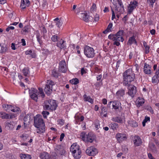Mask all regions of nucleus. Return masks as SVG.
I'll return each mask as SVG.
<instances>
[{"instance_id": "f257e3e1", "label": "nucleus", "mask_w": 159, "mask_h": 159, "mask_svg": "<svg viewBox=\"0 0 159 159\" xmlns=\"http://www.w3.org/2000/svg\"><path fill=\"white\" fill-rule=\"evenodd\" d=\"M34 124L35 126L37 129H36V132L41 134L45 132V127L43 120L40 118L37 119H34Z\"/></svg>"}, {"instance_id": "f03ea898", "label": "nucleus", "mask_w": 159, "mask_h": 159, "mask_svg": "<svg viewBox=\"0 0 159 159\" xmlns=\"http://www.w3.org/2000/svg\"><path fill=\"white\" fill-rule=\"evenodd\" d=\"M39 92L36 89L34 88H31L29 90V93L30 98L36 102L38 100V95H40V96L43 98H44L45 96L42 88H39Z\"/></svg>"}, {"instance_id": "7ed1b4c3", "label": "nucleus", "mask_w": 159, "mask_h": 159, "mask_svg": "<svg viewBox=\"0 0 159 159\" xmlns=\"http://www.w3.org/2000/svg\"><path fill=\"white\" fill-rule=\"evenodd\" d=\"M44 109L47 110H55L57 107V104L55 100L50 99L44 101L43 105Z\"/></svg>"}, {"instance_id": "20e7f679", "label": "nucleus", "mask_w": 159, "mask_h": 159, "mask_svg": "<svg viewBox=\"0 0 159 159\" xmlns=\"http://www.w3.org/2000/svg\"><path fill=\"white\" fill-rule=\"evenodd\" d=\"M70 150L74 157L76 159H79L81 157V152L79 146L76 143H73L70 147Z\"/></svg>"}, {"instance_id": "39448f33", "label": "nucleus", "mask_w": 159, "mask_h": 159, "mask_svg": "<svg viewBox=\"0 0 159 159\" xmlns=\"http://www.w3.org/2000/svg\"><path fill=\"white\" fill-rule=\"evenodd\" d=\"M80 135L82 139L85 142L92 143L95 139V136L90 133L87 134L84 132H82L80 134Z\"/></svg>"}, {"instance_id": "423d86ee", "label": "nucleus", "mask_w": 159, "mask_h": 159, "mask_svg": "<svg viewBox=\"0 0 159 159\" xmlns=\"http://www.w3.org/2000/svg\"><path fill=\"white\" fill-rule=\"evenodd\" d=\"M55 82L53 80H47L44 88V91L48 95L50 94L53 89V86L55 85Z\"/></svg>"}, {"instance_id": "0eeeda50", "label": "nucleus", "mask_w": 159, "mask_h": 159, "mask_svg": "<svg viewBox=\"0 0 159 159\" xmlns=\"http://www.w3.org/2000/svg\"><path fill=\"white\" fill-rule=\"evenodd\" d=\"M84 52L85 55L88 58H93L95 54L94 49L88 46H86L85 47Z\"/></svg>"}, {"instance_id": "6e6552de", "label": "nucleus", "mask_w": 159, "mask_h": 159, "mask_svg": "<svg viewBox=\"0 0 159 159\" xmlns=\"http://www.w3.org/2000/svg\"><path fill=\"white\" fill-rule=\"evenodd\" d=\"M123 77L124 80H134L135 78V74L132 73L131 69H129L124 72Z\"/></svg>"}, {"instance_id": "1a4fd4ad", "label": "nucleus", "mask_w": 159, "mask_h": 159, "mask_svg": "<svg viewBox=\"0 0 159 159\" xmlns=\"http://www.w3.org/2000/svg\"><path fill=\"white\" fill-rule=\"evenodd\" d=\"M128 92L127 93L132 98H133L136 94L137 90L136 87L134 85H131L128 88Z\"/></svg>"}, {"instance_id": "9d476101", "label": "nucleus", "mask_w": 159, "mask_h": 159, "mask_svg": "<svg viewBox=\"0 0 159 159\" xmlns=\"http://www.w3.org/2000/svg\"><path fill=\"white\" fill-rule=\"evenodd\" d=\"M112 103V108L116 111L119 110L121 108L120 103L118 101H110L108 104V107H110V105Z\"/></svg>"}, {"instance_id": "9b49d317", "label": "nucleus", "mask_w": 159, "mask_h": 159, "mask_svg": "<svg viewBox=\"0 0 159 159\" xmlns=\"http://www.w3.org/2000/svg\"><path fill=\"white\" fill-rule=\"evenodd\" d=\"M86 152L89 156H93L98 153V151L96 148L91 146L86 149Z\"/></svg>"}, {"instance_id": "f8f14e48", "label": "nucleus", "mask_w": 159, "mask_h": 159, "mask_svg": "<svg viewBox=\"0 0 159 159\" xmlns=\"http://www.w3.org/2000/svg\"><path fill=\"white\" fill-rule=\"evenodd\" d=\"M111 120L113 121L120 124L125 123V116L124 115H122L120 116L113 117L111 118Z\"/></svg>"}, {"instance_id": "ddd939ff", "label": "nucleus", "mask_w": 159, "mask_h": 159, "mask_svg": "<svg viewBox=\"0 0 159 159\" xmlns=\"http://www.w3.org/2000/svg\"><path fill=\"white\" fill-rule=\"evenodd\" d=\"M59 71L62 73H66L67 70L66 63L65 61H61L59 63Z\"/></svg>"}, {"instance_id": "4468645a", "label": "nucleus", "mask_w": 159, "mask_h": 159, "mask_svg": "<svg viewBox=\"0 0 159 159\" xmlns=\"http://www.w3.org/2000/svg\"><path fill=\"white\" fill-rule=\"evenodd\" d=\"M116 138L118 142L120 143L123 141L126 140L127 137L125 134L118 133L116 135Z\"/></svg>"}, {"instance_id": "2eb2a0df", "label": "nucleus", "mask_w": 159, "mask_h": 159, "mask_svg": "<svg viewBox=\"0 0 159 159\" xmlns=\"http://www.w3.org/2000/svg\"><path fill=\"white\" fill-rule=\"evenodd\" d=\"M133 142L134 146L138 147L140 146L142 143V141L140 138L138 136H135L133 138Z\"/></svg>"}, {"instance_id": "dca6fc26", "label": "nucleus", "mask_w": 159, "mask_h": 159, "mask_svg": "<svg viewBox=\"0 0 159 159\" xmlns=\"http://www.w3.org/2000/svg\"><path fill=\"white\" fill-rule=\"evenodd\" d=\"M79 16L80 18L82 19L85 21H90L93 20V18L89 17L87 13H81L79 15Z\"/></svg>"}, {"instance_id": "f3484780", "label": "nucleus", "mask_w": 159, "mask_h": 159, "mask_svg": "<svg viewBox=\"0 0 159 159\" xmlns=\"http://www.w3.org/2000/svg\"><path fill=\"white\" fill-rule=\"evenodd\" d=\"M137 2L135 1L133 2H131L129 5L128 10V14H130L132 12L134 9L137 6Z\"/></svg>"}, {"instance_id": "a211bd4d", "label": "nucleus", "mask_w": 159, "mask_h": 159, "mask_svg": "<svg viewBox=\"0 0 159 159\" xmlns=\"http://www.w3.org/2000/svg\"><path fill=\"white\" fill-rule=\"evenodd\" d=\"M144 99L141 97H139L136 100L135 103L137 107L142 106L144 103Z\"/></svg>"}, {"instance_id": "6ab92c4d", "label": "nucleus", "mask_w": 159, "mask_h": 159, "mask_svg": "<svg viewBox=\"0 0 159 159\" xmlns=\"http://www.w3.org/2000/svg\"><path fill=\"white\" fill-rule=\"evenodd\" d=\"M108 38L113 41L116 40L119 42L120 41L123 42L124 41V39L122 36L117 37L116 35H114V34H111L109 35Z\"/></svg>"}, {"instance_id": "aec40b11", "label": "nucleus", "mask_w": 159, "mask_h": 159, "mask_svg": "<svg viewBox=\"0 0 159 159\" xmlns=\"http://www.w3.org/2000/svg\"><path fill=\"white\" fill-rule=\"evenodd\" d=\"M55 152H57L59 156L60 155H63L65 153L64 150L60 145L58 146L57 147V148L55 149Z\"/></svg>"}, {"instance_id": "412c9836", "label": "nucleus", "mask_w": 159, "mask_h": 159, "mask_svg": "<svg viewBox=\"0 0 159 159\" xmlns=\"http://www.w3.org/2000/svg\"><path fill=\"white\" fill-rule=\"evenodd\" d=\"M30 4L29 0H22L21 2L20 7L22 9L25 8L26 6L29 7Z\"/></svg>"}, {"instance_id": "4be33fe9", "label": "nucleus", "mask_w": 159, "mask_h": 159, "mask_svg": "<svg viewBox=\"0 0 159 159\" xmlns=\"http://www.w3.org/2000/svg\"><path fill=\"white\" fill-rule=\"evenodd\" d=\"M41 159H51V156L48 153L46 152L41 153L40 155Z\"/></svg>"}, {"instance_id": "5701e85b", "label": "nucleus", "mask_w": 159, "mask_h": 159, "mask_svg": "<svg viewBox=\"0 0 159 159\" xmlns=\"http://www.w3.org/2000/svg\"><path fill=\"white\" fill-rule=\"evenodd\" d=\"M13 121L7 120L5 122V125L6 127L8 129H12L13 128Z\"/></svg>"}, {"instance_id": "b1692460", "label": "nucleus", "mask_w": 159, "mask_h": 159, "mask_svg": "<svg viewBox=\"0 0 159 159\" xmlns=\"http://www.w3.org/2000/svg\"><path fill=\"white\" fill-rule=\"evenodd\" d=\"M144 72L146 74H150L151 73V67L148 65L146 63L144 64Z\"/></svg>"}, {"instance_id": "393cba45", "label": "nucleus", "mask_w": 159, "mask_h": 159, "mask_svg": "<svg viewBox=\"0 0 159 159\" xmlns=\"http://www.w3.org/2000/svg\"><path fill=\"white\" fill-rule=\"evenodd\" d=\"M116 94L118 98H120L125 95V90L122 89H120L116 92Z\"/></svg>"}, {"instance_id": "a878e982", "label": "nucleus", "mask_w": 159, "mask_h": 159, "mask_svg": "<svg viewBox=\"0 0 159 159\" xmlns=\"http://www.w3.org/2000/svg\"><path fill=\"white\" fill-rule=\"evenodd\" d=\"M83 97L84 101L88 102L91 104L93 103V100L90 96H87L86 94H84Z\"/></svg>"}, {"instance_id": "bb28decb", "label": "nucleus", "mask_w": 159, "mask_h": 159, "mask_svg": "<svg viewBox=\"0 0 159 159\" xmlns=\"http://www.w3.org/2000/svg\"><path fill=\"white\" fill-rule=\"evenodd\" d=\"M115 11L116 14H117V13H119L120 14H121V13H122L124 11V7H117V6H116L115 7Z\"/></svg>"}, {"instance_id": "cd10ccee", "label": "nucleus", "mask_w": 159, "mask_h": 159, "mask_svg": "<svg viewBox=\"0 0 159 159\" xmlns=\"http://www.w3.org/2000/svg\"><path fill=\"white\" fill-rule=\"evenodd\" d=\"M64 43L65 41L61 39L57 43V46L60 49L64 48L66 46Z\"/></svg>"}, {"instance_id": "c85d7f7f", "label": "nucleus", "mask_w": 159, "mask_h": 159, "mask_svg": "<svg viewBox=\"0 0 159 159\" xmlns=\"http://www.w3.org/2000/svg\"><path fill=\"white\" fill-rule=\"evenodd\" d=\"M8 49L5 45L0 44V53H4L7 52Z\"/></svg>"}, {"instance_id": "c756f323", "label": "nucleus", "mask_w": 159, "mask_h": 159, "mask_svg": "<svg viewBox=\"0 0 159 159\" xmlns=\"http://www.w3.org/2000/svg\"><path fill=\"white\" fill-rule=\"evenodd\" d=\"M0 117L2 119H8L9 118V115L5 112H1L0 113Z\"/></svg>"}, {"instance_id": "7c9ffc66", "label": "nucleus", "mask_w": 159, "mask_h": 159, "mask_svg": "<svg viewBox=\"0 0 159 159\" xmlns=\"http://www.w3.org/2000/svg\"><path fill=\"white\" fill-rule=\"evenodd\" d=\"M20 156L21 159H31V156L28 154H24L21 153L20 155Z\"/></svg>"}, {"instance_id": "2f4dec72", "label": "nucleus", "mask_w": 159, "mask_h": 159, "mask_svg": "<svg viewBox=\"0 0 159 159\" xmlns=\"http://www.w3.org/2000/svg\"><path fill=\"white\" fill-rule=\"evenodd\" d=\"M54 20L55 22L56 25L57 27L60 28L62 24V22L58 18H55Z\"/></svg>"}, {"instance_id": "473e14b6", "label": "nucleus", "mask_w": 159, "mask_h": 159, "mask_svg": "<svg viewBox=\"0 0 159 159\" xmlns=\"http://www.w3.org/2000/svg\"><path fill=\"white\" fill-rule=\"evenodd\" d=\"M3 107L4 109L5 110L7 111H9L10 110L11 111L12 108H13V107L11 105L8 104L3 105Z\"/></svg>"}, {"instance_id": "72a5a7b5", "label": "nucleus", "mask_w": 159, "mask_h": 159, "mask_svg": "<svg viewBox=\"0 0 159 159\" xmlns=\"http://www.w3.org/2000/svg\"><path fill=\"white\" fill-rule=\"evenodd\" d=\"M143 45L145 48V53L146 54H148L149 52V46L147 45L145 41L143 42Z\"/></svg>"}, {"instance_id": "f704fd0d", "label": "nucleus", "mask_w": 159, "mask_h": 159, "mask_svg": "<svg viewBox=\"0 0 159 159\" xmlns=\"http://www.w3.org/2000/svg\"><path fill=\"white\" fill-rule=\"evenodd\" d=\"M110 127L111 129L113 130H116L118 128V124L116 123H111L110 124Z\"/></svg>"}, {"instance_id": "c9c22d12", "label": "nucleus", "mask_w": 159, "mask_h": 159, "mask_svg": "<svg viewBox=\"0 0 159 159\" xmlns=\"http://www.w3.org/2000/svg\"><path fill=\"white\" fill-rule=\"evenodd\" d=\"M128 123L129 125L133 127H136L138 126L137 123L134 120L129 121Z\"/></svg>"}, {"instance_id": "e433bc0d", "label": "nucleus", "mask_w": 159, "mask_h": 159, "mask_svg": "<svg viewBox=\"0 0 159 159\" xmlns=\"http://www.w3.org/2000/svg\"><path fill=\"white\" fill-rule=\"evenodd\" d=\"M32 51L31 50L29 51H26L25 53L26 55H30V57L32 58H35L36 57V55L34 53H32Z\"/></svg>"}, {"instance_id": "4c0bfd02", "label": "nucleus", "mask_w": 159, "mask_h": 159, "mask_svg": "<svg viewBox=\"0 0 159 159\" xmlns=\"http://www.w3.org/2000/svg\"><path fill=\"white\" fill-rule=\"evenodd\" d=\"M150 121V118L149 117H148L146 116L145 117V119L143 120L142 122V125L143 126H145V125L146 123L147 122V121Z\"/></svg>"}, {"instance_id": "58836bf2", "label": "nucleus", "mask_w": 159, "mask_h": 159, "mask_svg": "<svg viewBox=\"0 0 159 159\" xmlns=\"http://www.w3.org/2000/svg\"><path fill=\"white\" fill-rule=\"evenodd\" d=\"M131 81H131L130 80H129V81H128V80H123V83L124 85L127 86L129 87L131 85H130V84Z\"/></svg>"}, {"instance_id": "ea45409f", "label": "nucleus", "mask_w": 159, "mask_h": 159, "mask_svg": "<svg viewBox=\"0 0 159 159\" xmlns=\"http://www.w3.org/2000/svg\"><path fill=\"white\" fill-rule=\"evenodd\" d=\"M28 26H25L24 27V28L22 30L21 32L22 34H25V33L28 32Z\"/></svg>"}, {"instance_id": "a19ab883", "label": "nucleus", "mask_w": 159, "mask_h": 159, "mask_svg": "<svg viewBox=\"0 0 159 159\" xmlns=\"http://www.w3.org/2000/svg\"><path fill=\"white\" fill-rule=\"evenodd\" d=\"M30 116L29 114L27 115L24 118V120L25 122H26V123L27 122H29L30 120Z\"/></svg>"}, {"instance_id": "79ce46f5", "label": "nucleus", "mask_w": 159, "mask_h": 159, "mask_svg": "<svg viewBox=\"0 0 159 159\" xmlns=\"http://www.w3.org/2000/svg\"><path fill=\"white\" fill-rule=\"evenodd\" d=\"M134 43H136L134 36H133L130 38L128 40V43H129L130 44Z\"/></svg>"}, {"instance_id": "37998d69", "label": "nucleus", "mask_w": 159, "mask_h": 159, "mask_svg": "<svg viewBox=\"0 0 159 159\" xmlns=\"http://www.w3.org/2000/svg\"><path fill=\"white\" fill-rule=\"evenodd\" d=\"M124 33V31L123 30H120L116 34H114V35H116L117 37L122 36Z\"/></svg>"}, {"instance_id": "c03bdc74", "label": "nucleus", "mask_w": 159, "mask_h": 159, "mask_svg": "<svg viewBox=\"0 0 159 159\" xmlns=\"http://www.w3.org/2000/svg\"><path fill=\"white\" fill-rule=\"evenodd\" d=\"M71 11L77 14L79 12V10L77 8V5H73Z\"/></svg>"}, {"instance_id": "a18cd8bd", "label": "nucleus", "mask_w": 159, "mask_h": 159, "mask_svg": "<svg viewBox=\"0 0 159 159\" xmlns=\"http://www.w3.org/2000/svg\"><path fill=\"white\" fill-rule=\"evenodd\" d=\"M22 72L25 76H26L28 75L29 71L27 68H24L22 70Z\"/></svg>"}, {"instance_id": "49530a36", "label": "nucleus", "mask_w": 159, "mask_h": 159, "mask_svg": "<svg viewBox=\"0 0 159 159\" xmlns=\"http://www.w3.org/2000/svg\"><path fill=\"white\" fill-rule=\"evenodd\" d=\"M58 156L59 155L55 152L52 153L51 159H57Z\"/></svg>"}, {"instance_id": "de8ad7c7", "label": "nucleus", "mask_w": 159, "mask_h": 159, "mask_svg": "<svg viewBox=\"0 0 159 159\" xmlns=\"http://www.w3.org/2000/svg\"><path fill=\"white\" fill-rule=\"evenodd\" d=\"M159 79V67L158 70L156 72V75L152 78V80H155L156 79Z\"/></svg>"}, {"instance_id": "09e8293b", "label": "nucleus", "mask_w": 159, "mask_h": 159, "mask_svg": "<svg viewBox=\"0 0 159 159\" xmlns=\"http://www.w3.org/2000/svg\"><path fill=\"white\" fill-rule=\"evenodd\" d=\"M58 73H57L56 70H53L52 71V75L54 77H55V78H57L58 77Z\"/></svg>"}, {"instance_id": "8fccbe9b", "label": "nucleus", "mask_w": 159, "mask_h": 159, "mask_svg": "<svg viewBox=\"0 0 159 159\" xmlns=\"http://www.w3.org/2000/svg\"><path fill=\"white\" fill-rule=\"evenodd\" d=\"M145 109L148 111L151 114L153 113V111L152 107L150 106H147L145 107Z\"/></svg>"}, {"instance_id": "3c124183", "label": "nucleus", "mask_w": 159, "mask_h": 159, "mask_svg": "<svg viewBox=\"0 0 159 159\" xmlns=\"http://www.w3.org/2000/svg\"><path fill=\"white\" fill-rule=\"evenodd\" d=\"M58 38L57 35H53L51 37V39L53 42H55L57 41Z\"/></svg>"}, {"instance_id": "603ef678", "label": "nucleus", "mask_w": 159, "mask_h": 159, "mask_svg": "<svg viewBox=\"0 0 159 159\" xmlns=\"http://www.w3.org/2000/svg\"><path fill=\"white\" fill-rule=\"evenodd\" d=\"M95 127L96 129H98L100 127L99 123L98 120H97L95 121L94 124Z\"/></svg>"}, {"instance_id": "864d4df0", "label": "nucleus", "mask_w": 159, "mask_h": 159, "mask_svg": "<svg viewBox=\"0 0 159 159\" xmlns=\"http://www.w3.org/2000/svg\"><path fill=\"white\" fill-rule=\"evenodd\" d=\"M42 114L44 118H47V116L49 114V112L47 111H42Z\"/></svg>"}, {"instance_id": "5fc2aeb1", "label": "nucleus", "mask_w": 159, "mask_h": 159, "mask_svg": "<svg viewBox=\"0 0 159 159\" xmlns=\"http://www.w3.org/2000/svg\"><path fill=\"white\" fill-rule=\"evenodd\" d=\"M70 82L72 84H77L79 83V80H70Z\"/></svg>"}, {"instance_id": "6e6d98bb", "label": "nucleus", "mask_w": 159, "mask_h": 159, "mask_svg": "<svg viewBox=\"0 0 159 159\" xmlns=\"http://www.w3.org/2000/svg\"><path fill=\"white\" fill-rule=\"evenodd\" d=\"M156 0H148V3L152 7L153 4L155 2Z\"/></svg>"}, {"instance_id": "4d7b16f0", "label": "nucleus", "mask_w": 159, "mask_h": 159, "mask_svg": "<svg viewBox=\"0 0 159 159\" xmlns=\"http://www.w3.org/2000/svg\"><path fill=\"white\" fill-rule=\"evenodd\" d=\"M20 111V108L18 107H16L12 108L11 111L13 112H17Z\"/></svg>"}, {"instance_id": "13d9d810", "label": "nucleus", "mask_w": 159, "mask_h": 159, "mask_svg": "<svg viewBox=\"0 0 159 159\" xmlns=\"http://www.w3.org/2000/svg\"><path fill=\"white\" fill-rule=\"evenodd\" d=\"M76 120H80L81 121H83L84 119V117L83 116H81L80 117H76L75 118Z\"/></svg>"}, {"instance_id": "bf43d9fd", "label": "nucleus", "mask_w": 159, "mask_h": 159, "mask_svg": "<svg viewBox=\"0 0 159 159\" xmlns=\"http://www.w3.org/2000/svg\"><path fill=\"white\" fill-rule=\"evenodd\" d=\"M102 111L101 113V115H102V114L106 112L107 111V109L105 107H103L102 108Z\"/></svg>"}, {"instance_id": "052dcab7", "label": "nucleus", "mask_w": 159, "mask_h": 159, "mask_svg": "<svg viewBox=\"0 0 159 159\" xmlns=\"http://www.w3.org/2000/svg\"><path fill=\"white\" fill-rule=\"evenodd\" d=\"M86 73V71L84 68H82L81 70V73L82 75Z\"/></svg>"}, {"instance_id": "680f3d73", "label": "nucleus", "mask_w": 159, "mask_h": 159, "mask_svg": "<svg viewBox=\"0 0 159 159\" xmlns=\"http://www.w3.org/2000/svg\"><path fill=\"white\" fill-rule=\"evenodd\" d=\"M115 1H117L118 2V3L120 5L119 7H124L122 3L121 2V0H115Z\"/></svg>"}, {"instance_id": "e2e57ef3", "label": "nucleus", "mask_w": 159, "mask_h": 159, "mask_svg": "<svg viewBox=\"0 0 159 159\" xmlns=\"http://www.w3.org/2000/svg\"><path fill=\"white\" fill-rule=\"evenodd\" d=\"M111 11L112 12V20H113L114 18H115V12L112 8H111Z\"/></svg>"}, {"instance_id": "0e129e2a", "label": "nucleus", "mask_w": 159, "mask_h": 159, "mask_svg": "<svg viewBox=\"0 0 159 159\" xmlns=\"http://www.w3.org/2000/svg\"><path fill=\"white\" fill-rule=\"evenodd\" d=\"M115 41L113 43L114 45H116L117 46H119L120 45V43L119 42L116 40H115Z\"/></svg>"}, {"instance_id": "69168bd1", "label": "nucleus", "mask_w": 159, "mask_h": 159, "mask_svg": "<svg viewBox=\"0 0 159 159\" xmlns=\"http://www.w3.org/2000/svg\"><path fill=\"white\" fill-rule=\"evenodd\" d=\"M65 136V134L64 133H62L60 135V140L61 141L64 138Z\"/></svg>"}, {"instance_id": "338daca9", "label": "nucleus", "mask_w": 159, "mask_h": 159, "mask_svg": "<svg viewBox=\"0 0 159 159\" xmlns=\"http://www.w3.org/2000/svg\"><path fill=\"white\" fill-rule=\"evenodd\" d=\"M112 24L111 23H110L108 25V26L107 29L109 30L110 31L111 30L110 29L112 28Z\"/></svg>"}, {"instance_id": "774afa93", "label": "nucleus", "mask_w": 159, "mask_h": 159, "mask_svg": "<svg viewBox=\"0 0 159 159\" xmlns=\"http://www.w3.org/2000/svg\"><path fill=\"white\" fill-rule=\"evenodd\" d=\"M11 49H12L13 50H15L16 49V48L15 46V44L13 43H11Z\"/></svg>"}]
</instances>
